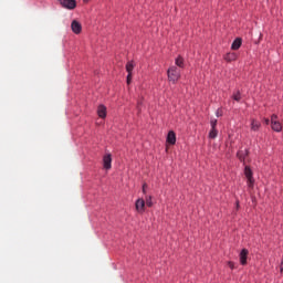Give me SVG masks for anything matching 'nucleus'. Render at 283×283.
Listing matches in <instances>:
<instances>
[{"mask_svg": "<svg viewBox=\"0 0 283 283\" xmlns=\"http://www.w3.org/2000/svg\"><path fill=\"white\" fill-rule=\"evenodd\" d=\"M135 207H136V211L142 213L143 212V199H137Z\"/></svg>", "mask_w": 283, "mask_h": 283, "instance_id": "nucleus-15", "label": "nucleus"}, {"mask_svg": "<svg viewBox=\"0 0 283 283\" xmlns=\"http://www.w3.org/2000/svg\"><path fill=\"white\" fill-rule=\"evenodd\" d=\"M143 190H145V184H144V186H143Z\"/></svg>", "mask_w": 283, "mask_h": 283, "instance_id": "nucleus-28", "label": "nucleus"}, {"mask_svg": "<svg viewBox=\"0 0 283 283\" xmlns=\"http://www.w3.org/2000/svg\"><path fill=\"white\" fill-rule=\"evenodd\" d=\"M232 99L235 102H240L241 101V93L240 91H237L232 94Z\"/></svg>", "mask_w": 283, "mask_h": 283, "instance_id": "nucleus-17", "label": "nucleus"}, {"mask_svg": "<svg viewBox=\"0 0 283 283\" xmlns=\"http://www.w3.org/2000/svg\"><path fill=\"white\" fill-rule=\"evenodd\" d=\"M65 10H74L76 8V0H57Z\"/></svg>", "mask_w": 283, "mask_h": 283, "instance_id": "nucleus-3", "label": "nucleus"}, {"mask_svg": "<svg viewBox=\"0 0 283 283\" xmlns=\"http://www.w3.org/2000/svg\"><path fill=\"white\" fill-rule=\"evenodd\" d=\"M228 266H229L231 270H233V269H234V263L231 262V261H229V262H228Z\"/></svg>", "mask_w": 283, "mask_h": 283, "instance_id": "nucleus-22", "label": "nucleus"}, {"mask_svg": "<svg viewBox=\"0 0 283 283\" xmlns=\"http://www.w3.org/2000/svg\"><path fill=\"white\" fill-rule=\"evenodd\" d=\"M219 115H220V113L219 112H217V116L219 117Z\"/></svg>", "mask_w": 283, "mask_h": 283, "instance_id": "nucleus-27", "label": "nucleus"}, {"mask_svg": "<svg viewBox=\"0 0 283 283\" xmlns=\"http://www.w3.org/2000/svg\"><path fill=\"white\" fill-rule=\"evenodd\" d=\"M261 127V123L256 119L251 120V130L252 132H258L259 128Z\"/></svg>", "mask_w": 283, "mask_h": 283, "instance_id": "nucleus-12", "label": "nucleus"}, {"mask_svg": "<svg viewBox=\"0 0 283 283\" xmlns=\"http://www.w3.org/2000/svg\"><path fill=\"white\" fill-rule=\"evenodd\" d=\"M217 136H218L217 128H211L210 132H209V138L214 139V138H217Z\"/></svg>", "mask_w": 283, "mask_h": 283, "instance_id": "nucleus-16", "label": "nucleus"}, {"mask_svg": "<svg viewBox=\"0 0 283 283\" xmlns=\"http://www.w3.org/2000/svg\"><path fill=\"white\" fill-rule=\"evenodd\" d=\"M244 176L247 178V185H248L249 189H253L254 178H253V172L249 166L244 167Z\"/></svg>", "mask_w": 283, "mask_h": 283, "instance_id": "nucleus-2", "label": "nucleus"}, {"mask_svg": "<svg viewBox=\"0 0 283 283\" xmlns=\"http://www.w3.org/2000/svg\"><path fill=\"white\" fill-rule=\"evenodd\" d=\"M97 115L99 116V118H106V116H107V107H105V105H99L97 107Z\"/></svg>", "mask_w": 283, "mask_h": 283, "instance_id": "nucleus-9", "label": "nucleus"}, {"mask_svg": "<svg viewBox=\"0 0 283 283\" xmlns=\"http://www.w3.org/2000/svg\"><path fill=\"white\" fill-rule=\"evenodd\" d=\"M175 64H176V66L179 67V69H185V59L179 55V56L175 60Z\"/></svg>", "mask_w": 283, "mask_h": 283, "instance_id": "nucleus-11", "label": "nucleus"}, {"mask_svg": "<svg viewBox=\"0 0 283 283\" xmlns=\"http://www.w3.org/2000/svg\"><path fill=\"white\" fill-rule=\"evenodd\" d=\"M143 207H145V200H143Z\"/></svg>", "mask_w": 283, "mask_h": 283, "instance_id": "nucleus-26", "label": "nucleus"}, {"mask_svg": "<svg viewBox=\"0 0 283 283\" xmlns=\"http://www.w3.org/2000/svg\"><path fill=\"white\" fill-rule=\"evenodd\" d=\"M146 206L148 208H151L154 206V202L151 201V196L146 197Z\"/></svg>", "mask_w": 283, "mask_h": 283, "instance_id": "nucleus-19", "label": "nucleus"}, {"mask_svg": "<svg viewBox=\"0 0 283 283\" xmlns=\"http://www.w3.org/2000/svg\"><path fill=\"white\" fill-rule=\"evenodd\" d=\"M134 70V62H128L127 64H126V72L128 73V74H132V71Z\"/></svg>", "mask_w": 283, "mask_h": 283, "instance_id": "nucleus-18", "label": "nucleus"}, {"mask_svg": "<svg viewBox=\"0 0 283 283\" xmlns=\"http://www.w3.org/2000/svg\"><path fill=\"white\" fill-rule=\"evenodd\" d=\"M71 30L74 32V34H81L83 27L80 24L78 21L73 20L71 23Z\"/></svg>", "mask_w": 283, "mask_h": 283, "instance_id": "nucleus-6", "label": "nucleus"}, {"mask_svg": "<svg viewBox=\"0 0 283 283\" xmlns=\"http://www.w3.org/2000/svg\"><path fill=\"white\" fill-rule=\"evenodd\" d=\"M241 44H242L241 39H240V38H237V39L233 41V43H232V45H231V49H232L233 51H237V50L240 49Z\"/></svg>", "mask_w": 283, "mask_h": 283, "instance_id": "nucleus-13", "label": "nucleus"}, {"mask_svg": "<svg viewBox=\"0 0 283 283\" xmlns=\"http://www.w3.org/2000/svg\"><path fill=\"white\" fill-rule=\"evenodd\" d=\"M269 123H270V119L269 118H264V124L269 125Z\"/></svg>", "mask_w": 283, "mask_h": 283, "instance_id": "nucleus-23", "label": "nucleus"}, {"mask_svg": "<svg viewBox=\"0 0 283 283\" xmlns=\"http://www.w3.org/2000/svg\"><path fill=\"white\" fill-rule=\"evenodd\" d=\"M271 127H272V130H274L276 133H280L282 129V125L277 120V115H275V114H273L271 116Z\"/></svg>", "mask_w": 283, "mask_h": 283, "instance_id": "nucleus-4", "label": "nucleus"}, {"mask_svg": "<svg viewBox=\"0 0 283 283\" xmlns=\"http://www.w3.org/2000/svg\"><path fill=\"white\" fill-rule=\"evenodd\" d=\"M248 254V249L243 248L239 254L241 265H247Z\"/></svg>", "mask_w": 283, "mask_h": 283, "instance_id": "nucleus-8", "label": "nucleus"}, {"mask_svg": "<svg viewBox=\"0 0 283 283\" xmlns=\"http://www.w3.org/2000/svg\"><path fill=\"white\" fill-rule=\"evenodd\" d=\"M280 271H281V273H283V262H281Z\"/></svg>", "mask_w": 283, "mask_h": 283, "instance_id": "nucleus-24", "label": "nucleus"}, {"mask_svg": "<svg viewBox=\"0 0 283 283\" xmlns=\"http://www.w3.org/2000/svg\"><path fill=\"white\" fill-rule=\"evenodd\" d=\"M103 167L106 170L112 169V154H106L103 157Z\"/></svg>", "mask_w": 283, "mask_h": 283, "instance_id": "nucleus-5", "label": "nucleus"}, {"mask_svg": "<svg viewBox=\"0 0 283 283\" xmlns=\"http://www.w3.org/2000/svg\"><path fill=\"white\" fill-rule=\"evenodd\" d=\"M129 83H132V73H128L127 75V85H129Z\"/></svg>", "mask_w": 283, "mask_h": 283, "instance_id": "nucleus-21", "label": "nucleus"}, {"mask_svg": "<svg viewBox=\"0 0 283 283\" xmlns=\"http://www.w3.org/2000/svg\"><path fill=\"white\" fill-rule=\"evenodd\" d=\"M167 74L168 81L172 82V84H176L180 78V69H178V66L172 65L168 69Z\"/></svg>", "mask_w": 283, "mask_h": 283, "instance_id": "nucleus-1", "label": "nucleus"}, {"mask_svg": "<svg viewBox=\"0 0 283 283\" xmlns=\"http://www.w3.org/2000/svg\"><path fill=\"white\" fill-rule=\"evenodd\" d=\"M210 125H211V129H216L217 119L216 118H211Z\"/></svg>", "mask_w": 283, "mask_h": 283, "instance_id": "nucleus-20", "label": "nucleus"}, {"mask_svg": "<svg viewBox=\"0 0 283 283\" xmlns=\"http://www.w3.org/2000/svg\"><path fill=\"white\" fill-rule=\"evenodd\" d=\"M281 263H283V256H282V261H281Z\"/></svg>", "mask_w": 283, "mask_h": 283, "instance_id": "nucleus-29", "label": "nucleus"}, {"mask_svg": "<svg viewBox=\"0 0 283 283\" xmlns=\"http://www.w3.org/2000/svg\"><path fill=\"white\" fill-rule=\"evenodd\" d=\"M83 2H84V3H88V2H90V0H83Z\"/></svg>", "mask_w": 283, "mask_h": 283, "instance_id": "nucleus-25", "label": "nucleus"}, {"mask_svg": "<svg viewBox=\"0 0 283 283\" xmlns=\"http://www.w3.org/2000/svg\"><path fill=\"white\" fill-rule=\"evenodd\" d=\"M235 59H237V55L234 53H227L224 55V61H227V62L235 61Z\"/></svg>", "mask_w": 283, "mask_h": 283, "instance_id": "nucleus-14", "label": "nucleus"}, {"mask_svg": "<svg viewBox=\"0 0 283 283\" xmlns=\"http://www.w3.org/2000/svg\"><path fill=\"white\" fill-rule=\"evenodd\" d=\"M249 155V150L248 149H241L237 153V157L238 159L243 163V165H245V158Z\"/></svg>", "mask_w": 283, "mask_h": 283, "instance_id": "nucleus-7", "label": "nucleus"}, {"mask_svg": "<svg viewBox=\"0 0 283 283\" xmlns=\"http://www.w3.org/2000/svg\"><path fill=\"white\" fill-rule=\"evenodd\" d=\"M167 143L169 145H176V133L174 130H169L167 135Z\"/></svg>", "mask_w": 283, "mask_h": 283, "instance_id": "nucleus-10", "label": "nucleus"}]
</instances>
